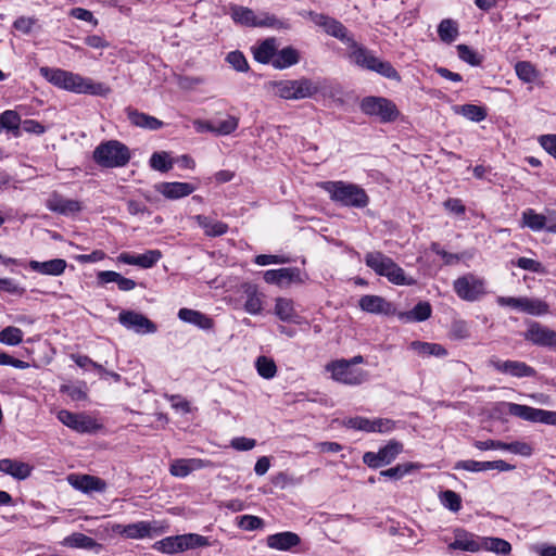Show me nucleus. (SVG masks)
Returning <instances> with one entry per match:
<instances>
[{
  "label": "nucleus",
  "instance_id": "393cba45",
  "mask_svg": "<svg viewBox=\"0 0 556 556\" xmlns=\"http://www.w3.org/2000/svg\"><path fill=\"white\" fill-rule=\"evenodd\" d=\"M68 482L74 489L84 493H89L92 491L103 492L106 489V483L104 480L89 475H72L68 477Z\"/></svg>",
  "mask_w": 556,
  "mask_h": 556
},
{
  "label": "nucleus",
  "instance_id": "de8ad7c7",
  "mask_svg": "<svg viewBox=\"0 0 556 556\" xmlns=\"http://www.w3.org/2000/svg\"><path fill=\"white\" fill-rule=\"evenodd\" d=\"M522 312L533 316H542L549 312V306L540 299L523 296Z\"/></svg>",
  "mask_w": 556,
  "mask_h": 556
},
{
  "label": "nucleus",
  "instance_id": "39448f33",
  "mask_svg": "<svg viewBox=\"0 0 556 556\" xmlns=\"http://www.w3.org/2000/svg\"><path fill=\"white\" fill-rule=\"evenodd\" d=\"M365 264L378 276L386 277L391 283L397 286H412L413 278H408L405 271L389 256L381 252H368L365 255Z\"/></svg>",
  "mask_w": 556,
  "mask_h": 556
},
{
  "label": "nucleus",
  "instance_id": "4468645a",
  "mask_svg": "<svg viewBox=\"0 0 556 556\" xmlns=\"http://www.w3.org/2000/svg\"><path fill=\"white\" fill-rule=\"evenodd\" d=\"M230 14L237 24L248 27H281L282 25L274 15L266 14L264 18H258L251 9L241 5H232Z\"/></svg>",
  "mask_w": 556,
  "mask_h": 556
},
{
  "label": "nucleus",
  "instance_id": "5fc2aeb1",
  "mask_svg": "<svg viewBox=\"0 0 556 556\" xmlns=\"http://www.w3.org/2000/svg\"><path fill=\"white\" fill-rule=\"evenodd\" d=\"M442 505L451 511L457 513L462 508V497L452 490H445L440 493Z\"/></svg>",
  "mask_w": 556,
  "mask_h": 556
},
{
  "label": "nucleus",
  "instance_id": "8fccbe9b",
  "mask_svg": "<svg viewBox=\"0 0 556 556\" xmlns=\"http://www.w3.org/2000/svg\"><path fill=\"white\" fill-rule=\"evenodd\" d=\"M257 374L264 379H271L277 374L275 362L266 356H258L255 362Z\"/></svg>",
  "mask_w": 556,
  "mask_h": 556
},
{
  "label": "nucleus",
  "instance_id": "338daca9",
  "mask_svg": "<svg viewBox=\"0 0 556 556\" xmlns=\"http://www.w3.org/2000/svg\"><path fill=\"white\" fill-rule=\"evenodd\" d=\"M0 291L8 292L10 294L22 295V294H24L25 289L20 287L11 278H0Z\"/></svg>",
  "mask_w": 556,
  "mask_h": 556
},
{
  "label": "nucleus",
  "instance_id": "f03ea898",
  "mask_svg": "<svg viewBox=\"0 0 556 556\" xmlns=\"http://www.w3.org/2000/svg\"><path fill=\"white\" fill-rule=\"evenodd\" d=\"M278 94L283 99H304L311 98L316 93L323 96L334 97L339 89L332 86L327 79L312 80L308 78H300L295 80H287L278 84Z\"/></svg>",
  "mask_w": 556,
  "mask_h": 556
},
{
  "label": "nucleus",
  "instance_id": "680f3d73",
  "mask_svg": "<svg viewBox=\"0 0 556 556\" xmlns=\"http://www.w3.org/2000/svg\"><path fill=\"white\" fill-rule=\"evenodd\" d=\"M514 264L521 269L529 270L532 273H545L544 266L533 258L519 257L516 262H514Z\"/></svg>",
  "mask_w": 556,
  "mask_h": 556
},
{
  "label": "nucleus",
  "instance_id": "6e6d98bb",
  "mask_svg": "<svg viewBox=\"0 0 556 556\" xmlns=\"http://www.w3.org/2000/svg\"><path fill=\"white\" fill-rule=\"evenodd\" d=\"M458 58L472 65L479 66L482 63V56L478 55L470 47L467 45H458L457 47Z\"/></svg>",
  "mask_w": 556,
  "mask_h": 556
},
{
  "label": "nucleus",
  "instance_id": "c9c22d12",
  "mask_svg": "<svg viewBox=\"0 0 556 556\" xmlns=\"http://www.w3.org/2000/svg\"><path fill=\"white\" fill-rule=\"evenodd\" d=\"M277 47L275 38H267L254 48V59L263 64L273 62L276 56Z\"/></svg>",
  "mask_w": 556,
  "mask_h": 556
},
{
  "label": "nucleus",
  "instance_id": "a878e982",
  "mask_svg": "<svg viewBox=\"0 0 556 556\" xmlns=\"http://www.w3.org/2000/svg\"><path fill=\"white\" fill-rule=\"evenodd\" d=\"M125 113L130 124L136 127L149 130H157L164 125V123L159 118L143 112H139L137 109L130 106L125 109Z\"/></svg>",
  "mask_w": 556,
  "mask_h": 556
},
{
  "label": "nucleus",
  "instance_id": "09e8293b",
  "mask_svg": "<svg viewBox=\"0 0 556 556\" xmlns=\"http://www.w3.org/2000/svg\"><path fill=\"white\" fill-rule=\"evenodd\" d=\"M149 164L151 168L162 173H167L173 168V161L165 151L154 152L150 157Z\"/></svg>",
  "mask_w": 556,
  "mask_h": 556
},
{
  "label": "nucleus",
  "instance_id": "20e7f679",
  "mask_svg": "<svg viewBox=\"0 0 556 556\" xmlns=\"http://www.w3.org/2000/svg\"><path fill=\"white\" fill-rule=\"evenodd\" d=\"M349 48V58L357 66L367 71L376 72L389 79H401L400 74L390 62L377 58L370 50L358 45L355 40L350 43Z\"/></svg>",
  "mask_w": 556,
  "mask_h": 556
},
{
  "label": "nucleus",
  "instance_id": "37998d69",
  "mask_svg": "<svg viewBox=\"0 0 556 556\" xmlns=\"http://www.w3.org/2000/svg\"><path fill=\"white\" fill-rule=\"evenodd\" d=\"M507 408L508 413L513 416H516L523 420L538 422L540 408H534L516 403H507Z\"/></svg>",
  "mask_w": 556,
  "mask_h": 556
},
{
  "label": "nucleus",
  "instance_id": "a211bd4d",
  "mask_svg": "<svg viewBox=\"0 0 556 556\" xmlns=\"http://www.w3.org/2000/svg\"><path fill=\"white\" fill-rule=\"evenodd\" d=\"M118 321L126 329L137 333L144 334L156 331V326L153 321L135 311H122L118 315Z\"/></svg>",
  "mask_w": 556,
  "mask_h": 556
},
{
  "label": "nucleus",
  "instance_id": "0eeeda50",
  "mask_svg": "<svg viewBox=\"0 0 556 556\" xmlns=\"http://www.w3.org/2000/svg\"><path fill=\"white\" fill-rule=\"evenodd\" d=\"M92 159L103 168H117L129 163L131 153L125 143L118 140H108L96 147Z\"/></svg>",
  "mask_w": 556,
  "mask_h": 556
},
{
  "label": "nucleus",
  "instance_id": "c85d7f7f",
  "mask_svg": "<svg viewBox=\"0 0 556 556\" xmlns=\"http://www.w3.org/2000/svg\"><path fill=\"white\" fill-rule=\"evenodd\" d=\"M195 187L188 182H161L156 186V191L167 199H180L191 194Z\"/></svg>",
  "mask_w": 556,
  "mask_h": 556
},
{
  "label": "nucleus",
  "instance_id": "58836bf2",
  "mask_svg": "<svg viewBox=\"0 0 556 556\" xmlns=\"http://www.w3.org/2000/svg\"><path fill=\"white\" fill-rule=\"evenodd\" d=\"M300 60L299 53L292 47H286L279 52H276L271 64L275 68L283 70L296 64Z\"/></svg>",
  "mask_w": 556,
  "mask_h": 556
},
{
  "label": "nucleus",
  "instance_id": "72a5a7b5",
  "mask_svg": "<svg viewBox=\"0 0 556 556\" xmlns=\"http://www.w3.org/2000/svg\"><path fill=\"white\" fill-rule=\"evenodd\" d=\"M480 545L481 549L492 552L500 556H507L511 553V544L501 538L482 536Z\"/></svg>",
  "mask_w": 556,
  "mask_h": 556
},
{
  "label": "nucleus",
  "instance_id": "f3484780",
  "mask_svg": "<svg viewBox=\"0 0 556 556\" xmlns=\"http://www.w3.org/2000/svg\"><path fill=\"white\" fill-rule=\"evenodd\" d=\"M264 280L270 285L287 287L291 283H304V275L298 267H283L268 269L264 273Z\"/></svg>",
  "mask_w": 556,
  "mask_h": 556
},
{
  "label": "nucleus",
  "instance_id": "cd10ccee",
  "mask_svg": "<svg viewBox=\"0 0 556 556\" xmlns=\"http://www.w3.org/2000/svg\"><path fill=\"white\" fill-rule=\"evenodd\" d=\"M28 266L31 270L41 275L61 276L65 271L67 263L63 258H53L46 262L31 260Z\"/></svg>",
  "mask_w": 556,
  "mask_h": 556
},
{
  "label": "nucleus",
  "instance_id": "b1692460",
  "mask_svg": "<svg viewBox=\"0 0 556 556\" xmlns=\"http://www.w3.org/2000/svg\"><path fill=\"white\" fill-rule=\"evenodd\" d=\"M198 130H207L216 135H229L233 132L239 124V119L228 115L224 119H214L208 122H197Z\"/></svg>",
  "mask_w": 556,
  "mask_h": 556
},
{
  "label": "nucleus",
  "instance_id": "864d4df0",
  "mask_svg": "<svg viewBox=\"0 0 556 556\" xmlns=\"http://www.w3.org/2000/svg\"><path fill=\"white\" fill-rule=\"evenodd\" d=\"M343 426L350 429L372 432L374 428V419H369L362 416L351 417L343 420Z\"/></svg>",
  "mask_w": 556,
  "mask_h": 556
},
{
  "label": "nucleus",
  "instance_id": "c03bdc74",
  "mask_svg": "<svg viewBox=\"0 0 556 556\" xmlns=\"http://www.w3.org/2000/svg\"><path fill=\"white\" fill-rule=\"evenodd\" d=\"M431 313L432 308L428 302H419L412 311L400 314V317L408 321H424L431 316Z\"/></svg>",
  "mask_w": 556,
  "mask_h": 556
},
{
  "label": "nucleus",
  "instance_id": "4be33fe9",
  "mask_svg": "<svg viewBox=\"0 0 556 556\" xmlns=\"http://www.w3.org/2000/svg\"><path fill=\"white\" fill-rule=\"evenodd\" d=\"M47 207L51 212L62 215H73L81 211L80 202L76 200L66 199L63 195L53 192L47 200Z\"/></svg>",
  "mask_w": 556,
  "mask_h": 556
},
{
  "label": "nucleus",
  "instance_id": "69168bd1",
  "mask_svg": "<svg viewBox=\"0 0 556 556\" xmlns=\"http://www.w3.org/2000/svg\"><path fill=\"white\" fill-rule=\"evenodd\" d=\"M169 472L179 478H185L190 473L187 458L175 459L169 467Z\"/></svg>",
  "mask_w": 556,
  "mask_h": 556
},
{
  "label": "nucleus",
  "instance_id": "9b49d317",
  "mask_svg": "<svg viewBox=\"0 0 556 556\" xmlns=\"http://www.w3.org/2000/svg\"><path fill=\"white\" fill-rule=\"evenodd\" d=\"M326 370L331 372L333 380L344 384L356 386L366 379V374L361 369L353 368L348 359L333 361L327 364Z\"/></svg>",
  "mask_w": 556,
  "mask_h": 556
},
{
  "label": "nucleus",
  "instance_id": "79ce46f5",
  "mask_svg": "<svg viewBox=\"0 0 556 556\" xmlns=\"http://www.w3.org/2000/svg\"><path fill=\"white\" fill-rule=\"evenodd\" d=\"M454 112L460 114L471 122L479 123L485 119L488 113L482 106L476 104H463L454 106Z\"/></svg>",
  "mask_w": 556,
  "mask_h": 556
},
{
  "label": "nucleus",
  "instance_id": "ddd939ff",
  "mask_svg": "<svg viewBox=\"0 0 556 556\" xmlns=\"http://www.w3.org/2000/svg\"><path fill=\"white\" fill-rule=\"evenodd\" d=\"M307 16L316 26L321 27L328 35L341 40L348 47L354 40L348 28L338 20L314 11H309Z\"/></svg>",
  "mask_w": 556,
  "mask_h": 556
},
{
  "label": "nucleus",
  "instance_id": "603ef678",
  "mask_svg": "<svg viewBox=\"0 0 556 556\" xmlns=\"http://www.w3.org/2000/svg\"><path fill=\"white\" fill-rule=\"evenodd\" d=\"M23 331L13 326H8L0 331V342L7 345H18L23 341Z\"/></svg>",
  "mask_w": 556,
  "mask_h": 556
},
{
  "label": "nucleus",
  "instance_id": "dca6fc26",
  "mask_svg": "<svg viewBox=\"0 0 556 556\" xmlns=\"http://www.w3.org/2000/svg\"><path fill=\"white\" fill-rule=\"evenodd\" d=\"M58 419L66 427L79 433H93L100 429V425L85 414H75L66 409L58 413Z\"/></svg>",
  "mask_w": 556,
  "mask_h": 556
},
{
  "label": "nucleus",
  "instance_id": "a18cd8bd",
  "mask_svg": "<svg viewBox=\"0 0 556 556\" xmlns=\"http://www.w3.org/2000/svg\"><path fill=\"white\" fill-rule=\"evenodd\" d=\"M275 314L282 321H292L296 316L292 300L278 298L275 304Z\"/></svg>",
  "mask_w": 556,
  "mask_h": 556
},
{
  "label": "nucleus",
  "instance_id": "1a4fd4ad",
  "mask_svg": "<svg viewBox=\"0 0 556 556\" xmlns=\"http://www.w3.org/2000/svg\"><path fill=\"white\" fill-rule=\"evenodd\" d=\"M208 539L197 533L164 538L154 543L153 548L165 554H177L188 549L207 546Z\"/></svg>",
  "mask_w": 556,
  "mask_h": 556
},
{
  "label": "nucleus",
  "instance_id": "6e6552de",
  "mask_svg": "<svg viewBox=\"0 0 556 556\" xmlns=\"http://www.w3.org/2000/svg\"><path fill=\"white\" fill-rule=\"evenodd\" d=\"M359 109L365 115L383 124L392 123L400 116L396 104L384 97L367 96L361 100Z\"/></svg>",
  "mask_w": 556,
  "mask_h": 556
},
{
  "label": "nucleus",
  "instance_id": "0e129e2a",
  "mask_svg": "<svg viewBox=\"0 0 556 556\" xmlns=\"http://www.w3.org/2000/svg\"><path fill=\"white\" fill-rule=\"evenodd\" d=\"M504 451H509L514 454L528 457L532 454L533 448L526 442L514 441L510 443H505Z\"/></svg>",
  "mask_w": 556,
  "mask_h": 556
},
{
  "label": "nucleus",
  "instance_id": "f257e3e1",
  "mask_svg": "<svg viewBox=\"0 0 556 556\" xmlns=\"http://www.w3.org/2000/svg\"><path fill=\"white\" fill-rule=\"evenodd\" d=\"M40 74L52 85L75 93L106 97L111 88L103 83L61 68L41 67Z\"/></svg>",
  "mask_w": 556,
  "mask_h": 556
},
{
  "label": "nucleus",
  "instance_id": "774afa93",
  "mask_svg": "<svg viewBox=\"0 0 556 556\" xmlns=\"http://www.w3.org/2000/svg\"><path fill=\"white\" fill-rule=\"evenodd\" d=\"M539 142L548 154L556 159V135H542Z\"/></svg>",
  "mask_w": 556,
  "mask_h": 556
},
{
  "label": "nucleus",
  "instance_id": "bb28decb",
  "mask_svg": "<svg viewBox=\"0 0 556 556\" xmlns=\"http://www.w3.org/2000/svg\"><path fill=\"white\" fill-rule=\"evenodd\" d=\"M481 538L465 530H456L455 540L450 543L448 548L476 553L481 551Z\"/></svg>",
  "mask_w": 556,
  "mask_h": 556
},
{
  "label": "nucleus",
  "instance_id": "4c0bfd02",
  "mask_svg": "<svg viewBox=\"0 0 556 556\" xmlns=\"http://www.w3.org/2000/svg\"><path fill=\"white\" fill-rule=\"evenodd\" d=\"M409 349L417 352L421 356L444 357L447 355L446 349L439 343L413 341Z\"/></svg>",
  "mask_w": 556,
  "mask_h": 556
},
{
  "label": "nucleus",
  "instance_id": "423d86ee",
  "mask_svg": "<svg viewBox=\"0 0 556 556\" xmlns=\"http://www.w3.org/2000/svg\"><path fill=\"white\" fill-rule=\"evenodd\" d=\"M365 264L378 276L386 277L391 283L397 286H412L413 278H408L405 271L389 256L381 252H368L365 255Z\"/></svg>",
  "mask_w": 556,
  "mask_h": 556
},
{
  "label": "nucleus",
  "instance_id": "e433bc0d",
  "mask_svg": "<svg viewBox=\"0 0 556 556\" xmlns=\"http://www.w3.org/2000/svg\"><path fill=\"white\" fill-rule=\"evenodd\" d=\"M63 545L74 548H83V549H94V548H101V545L93 540L92 538L75 532L68 536H66L63 542Z\"/></svg>",
  "mask_w": 556,
  "mask_h": 556
},
{
  "label": "nucleus",
  "instance_id": "49530a36",
  "mask_svg": "<svg viewBox=\"0 0 556 556\" xmlns=\"http://www.w3.org/2000/svg\"><path fill=\"white\" fill-rule=\"evenodd\" d=\"M438 35L443 42H453L458 36V27L456 22L451 18L442 20L438 26Z\"/></svg>",
  "mask_w": 556,
  "mask_h": 556
},
{
  "label": "nucleus",
  "instance_id": "9d476101",
  "mask_svg": "<svg viewBox=\"0 0 556 556\" xmlns=\"http://www.w3.org/2000/svg\"><path fill=\"white\" fill-rule=\"evenodd\" d=\"M113 531L127 539L140 540L162 534L166 531V527L159 521H137L129 525H116L113 527Z\"/></svg>",
  "mask_w": 556,
  "mask_h": 556
},
{
  "label": "nucleus",
  "instance_id": "f8f14e48",
  "mask_svg": "<svg viewBox=\"0 0 556 556\" xmlns=\"http://www.w3.org/2000/svg\"><path fill=\"white\" fill-rule=\"evenodd\" d=\"M484 287V280L472 274L464 275L453 283L454 291L458 298L468 302L478 301L485 293Z\"/></svg>",
  "mask_w": 556,
  "mask_h": 556
},
{
  "label": "nucleus",
  "instance_id": "2f4dec72",
  "mask_svg": "<svg viewBox=\"0 0 556 556\" xmlns=\"http://www.w3.org/2000/svg\"><path fill=\"white\" fill-rule=\"evenodd\" d=\"M300 543V538L293 532H280L267 538V545L278 551H288Z\"/></svg>",
  "mask_w": 556,
  "mask_h": 556
},
{
  "label": "nucleus",
  "instance_id": "052dcab7",
  "mask_svg": "<svg viewBox=\"0 0 556 556\" xmlns=\"http://www.w3.org/2000/svg\"><path fill=\"white\" fill-rule=\"evenodd\" d=\"M61 392L67 394L73 401H84L87 399L85 384L62 386Z\"/></svg>",
  "mask_w": 556,
  "mask_h": 556
},
{
  "label": "nucleus",
  "instance_id": "2eb2a0df",
  "mask_svg": "<svg viewBox=\"0 0 556 556\" xmlns=\"http://www.w3.org/2000/svg\"><path fill=\"white\" fill-rule=\"evenodd\" d=\"M402 451L403 444L392 440L377 453L366 452L363 455V462L368 467L376 469L391 464Z\"/></svg>",
  "mask_w": 556,
  "mask_h": 556
},
{
  "label": "nucleus",
  "instance_id": "473e14b6",
  "mask_svg": "<svg viewBox=\"0 0 556 556\" xmlns=\"http://www.w3.org/2000/svg\"><path fill=\"white\" fill-rule=\"evenodd\" d=\"M21 124V116L14 110H7L0 114V134L7 131L11 132L14 137H20Z\"/></svg>",
  "mask_w": 556,
  "mask_h": 556
},
{
  "label": "nucleus",
  "instance_id": "412c9836",
  "mask_svg": "<svg viewBox=\"0 0 556 556\" xmlns=\"http://www.w3.org/2000/svg\"><path fill=\"white\" fill-rule=\"evenodd\" d=\"M358 306L362 311L377 314V315H394L395 307L392 303L388 302L384 298L374 294L363 295L358 301Z\"/></svg>",
  "mask_w": 556,
  "mask_h": 556
},
{
  "label": "nucleus",
  "instance_id": "3c124183",
  "mask_svg": "<svg viewBox=\"0 0 556 556\" xmlns=\"http://www.w3.org/2000/svg\"><path fill=\"white\" fill-rule=\"evenodd\" d=\"M517 77L523 83H532L538 77L535 67L528 61H519L515 65Z\"/></svg>",
  "mask_w": 556,
  "mask_h": 556
},
{
  "label": "nucleus",
  "instance_id": "7ed1b4c3",
  "mask_svg": "<svg viewBox=\"0 0 556 556\" xmlns=\"http://www.w3.org/2000/svg\"><path fill=\"white\" fill-rule=\"evenodd\" d=\"M320 187L329 194L333 202L344 206L364 208L369 203L366 191L357 185L345 181H323Z\"/></svg>",
  "mask_w": 556,
  "mask_h": 556
},
{
  "label": "nucleus",
  "instance_id": "7c9ffc66",
  "mask_svg": "<svg viewBox=\"0 0 556 556\" xmlns=\"http://www.w3.org/2000/svg\"><path fill=\"white\" fill-rule=\"evenodd\" d=\"M178 317L180 320L194 325L203 330H210L214 327L213 319L207 315L201 313L200 311L191 308H180L178 311Z\"/></svg>",
  "mask_w": 556,
  "mask_h": 556
},
{
  "label": "nucleus",
  "instance_id": "bf43d9fd",
  "mask_svg": "<svg viewBox=\"0 0 556 556\" xmlns=\"http://www.w3.org/2000/svg\"><path fill=\"white\" fill-rule=\"evenodd\" d=\"M226 61L238 72H247L249 70V64L240 51H231L227 54Z\"/></svg>",
  "mask_w": 556,
  "mask_h": 556
},
{
  "label": "nucleus",
  "instance_id": "6ab92c4d",
  "mask_svg": "<svg viewBox=\"0 0 556 556\" xmlns=\"http://www.w3.org/2000/svg\"><path fill=\"white\" fill-rule=\"evenodd\" d=\"M523 337L534 345L556 349V331L540 323L532 321Z\"/></svg>",
  "mask_w": 556,
  "mask_h": 556
},
{
  "label": "nucleus",
  "instance_id": "ea45409f",
  "mask_svg": "<svg viewBox=\"0 0 556 556\" xmlns=\"http://www.w3.org/2000/svg\"><path fill=\"white\" fill-rule=\"evenodd\" d=\"M546 216L536 213L533 208H527L521 215V226L532 231H541L546 227Z\"/></svg>",
  "mask_w": 556,
  "mask_h": 556
},
{
  "label": "nucleus",
  "instance_id": "13d9d810",
  "mask_svg": "<svg viewBox=\"0 0 556 556\" xmlns=\"http://www.w3.org/2000/svg\"><path fill=\"white\" fill-rule=\"evenodd\" d=\"M238 526L247 531H254L263 528L264 521L257 516L243 515L238 517Z\"/></svg>",
  "mask_w": 556,
  "mask_h": 556
},
{
  "label": "nucleus",
  "instance_id": "e2e57ef3",
  "mask_svg": "<svg viewBox=\"0 0 556 556\" xmlns=\"http://www.w3.org/2000/svg\"><path fill=\"white\" fill-rule=\"evenodd\" d=\"M451 336L454 339L463 340L470 336V327L465 320H455L451 326Z\"/></svg>",
  "mask_w": 556,
  "mask_h": 556
},
{
  "label": "nucleus",
  "instance_id": "f704fd0d",
  "mask_svg": "<svg viewBox=\"0 0 556 556\" xmlns=\"http://www.w3.org/2000/svg\"><path fill=\"white\" fill-rule=\"evenodd\" d=\"M195 219L201 228H203L204 232L208 237H219L225 235L228 231V225L213 219L208 216L197 215Z\"/></svg>",
  "mask_w": 556,
  "mask_h": 556
},
{
  "label": "nucleus",
  "instance_id": "5701e85b",
  "mask_svg": "<svg viewBox=\"0 0 556 556\" xmlns=\"http://www.w3.org/2000/svg\"><path fill=\"white\" fill-rule=\"evenodd\" d=\"M162 257V253L159 250H149L143 254L134 255L130 253H121L117 256V261L128 265H136L141 268L153 267Z\"/></svg>",
  "mask_w": 556,
  "mask_h": 556
},
{
  "label": "nucleus",
  "instance_id": "4d7b16f0",
  "mask_svg": "<svg viewBox=\"0 0 556 556\" xmlns=\"http://www.w3.org/2000/svg\"><path fill=\"white\" fill-rule=\"evenodd\" d=\"M414 464L407 463V464H399L395 467L382 470L380 472V476L399 480L403 478L405 475L409 473L410 470L414 468Z\"/></svg>",
  "mask_w": 556,
  "mask_h": 556
},
{
  "label": "nucleus",
  "instance_id": "a19ab883",
  "mask_svg": "<svg viewBox=\"0 0 556 556\" xmlns=\"http://www.w3.org/2000/svg\"><path fill=\"white\" fill-rule=\"evenodd\" d=\"M247 301L244 309L251 315H257L263 309L262 294L258 293L255 286H248L245 289Z\"/></svg>",
  "mask_w": 556,
  "mask_h": 556
},
{
  "label": "nucleus",
  "instance_id": "c756f323",
  "mask_svg": "<svg viewBox=\"0 0 556 556\" xmlns=\"http://www.w3.org/2000/svg\"><path fill=\"white\" fill-rule=\"evenodd\" d=\"M0 471L15 479L24 480L31 473V467L23 462L3 458L0 459Z\"/></svg>",
  "mask_w": 556,
  "mask_h": 556
},
{
  "label": "nucleus",
  "instance_id": "aec40b11",
  "mask_svg": "<svg viewBox=\"0 0 556 556\" xmlns=\"http://www.w3.org/2000/svg\"><path fill=\"white\" fill-rule=\"evenodd\" d=\"M489 365L502 374L510 375L516 378L534 377L536 375L535 369L525 362L501 361L493 356L489 359Z\"/></svg>",
  "mask_w": 556,
  "mask_h": 556
}]
</instances>
